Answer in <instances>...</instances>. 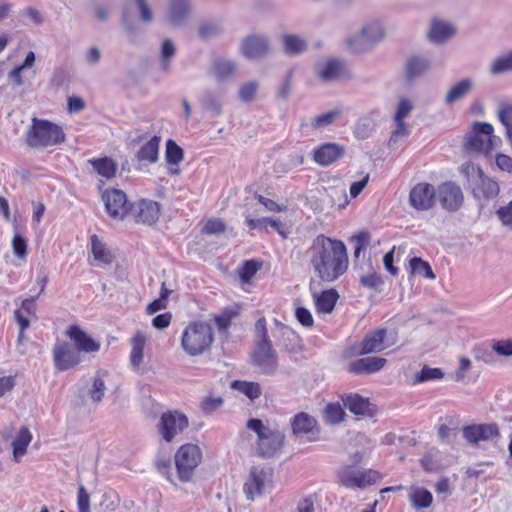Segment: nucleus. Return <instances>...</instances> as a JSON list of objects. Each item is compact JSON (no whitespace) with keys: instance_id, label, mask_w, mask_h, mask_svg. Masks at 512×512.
Returning a JSON list of instances; mask_svg holds the SVG:
<instances>
[{"instance_id":"nucleus-1","label":"nucleus","mask_w":512,"mask_h":512,"mask_svg":"<svg viewBox=\"0 0 512 512\" xmlns=\"http://www.w3.org/2000/svg\"><path fill=\"white\" fill-rule=\"evenodd\" d=\"M314 273L324 282H333L348 269V255L341 240L318 235L307 251Z\"/></svg>"},{"instance_id":"nucleus-2","label":"nucleus","mask_w":512,"mask_h":512,"mask_svg":"<svg viewBox=\"0 0 512 512\" xmlns=\"http://www.w3.org/2000/svg\"><path fill=\"white\" fill-rule=\"evenodd\" d=\"M252 364L265 375H274L278 369L277 353L269 339L265 318L258 319L255 324V349L252 354Z\"/></svg>"},{"instance_id":"nucleus-3","label":"nucleus","mask_w":512,"mask_h":512,"mask_svg":"<svg viewBox=\"0 0 512 512\" xmlns=\"http://www.w3.org/2000/svg\"><path fill=\"white\" fill-rule=\"evenodd\" d=\"M247 428L257 435L256 449L259 456L271 458L281 451L285 443V434L276 426L265 425L262 420L251 418Z\"/></svg>"},{"instance_id":"nucleus-4","label":"nucleus","mask_w":512,"mask_h":512,"mask_svg":"<svg viewBox=\"0 0 512 512\" xmlns=\"http://www.w3.org/2000/svg\"><path fill=\"white\" fill-rule=\"evenodd\" d=\"M461 172L469 182L473 197L480 202L481 206L499 195L498 182L487 176L479 166L466 163L461 166Z\"/></svg>"},{"instance_id":"nucleus-5","label":"nucleus","mask_w":512,"mask_h":512,"mask_svg":"<svg viewBox=\"0 0 512 512\" xmlns=\"http://www.w3.org/2000/svg\"><path fill=\"white\" fill-rule=\"evenodd\" d=\"M65 141L63 129L48 120L34 117L26 133V143L29 147L39 149L60 145Z\"/></svg>"},{"instance_id":"nucleus-6","label":"nucleus","mask_w":512,"mask_h":512,"mask_svg":"<svg viewBox=\"0 0 512 512\" xmlns=\"http://www.w3.org/2000/svg\"><path fill=\"white\" fill-rule=\"evenodd\" d=\"M214 341V334L210 324L203 321L190 323L183 331L181 347L190 356L203 354Z\"/></svg>"},{"instance_id":"nucleus-7","label":"nucleus","mask_w":512,"mask_h":512,"mask_svg":"<svg viewBox=\"0 0 512 512\" xmlns=\"http://www.w3.org/2000/svg\"><path fill=\"white\" fill-rule=\"evenodd\" d=\"M494 128L487 122H475L464 138V147L468 151L489 154L499 146L501 139L494 135Z\"/></svg>"},{"instance_id":"nucleus-8","label":"nucleus","mask_w":512,"mask_h":512,"mask_svg":"<svg viewBox=\"0 0 512 512\" xmlns=\"http://www.w3.org/2000/svg\"><path fill=\"white\" fill-rule=\"evenodd\" d=\"M338 482L346 488L364 489L380 479L379 472L372 469H360L354 465L343 464L337 470Z\"/></svg>"},{"instance_id":"nucleus-9","label":"nucleus","mask_w":512,"mask_h":512,"mask_svg":"<svg viewBox=\"0 0 512 512\" xmlns=\"http://www.w3.org/2000/svg\"><path fill=\"white\" fill-rule=\"evenodd\" d=\"M385 37L383 25L378 20L367 21L361 30L347 39L348 47L356 53L364 52Z\"/></svg>"},{"instance_id":"nucleus-10","label":"nucleus","mask_w":512,"mask_h":512,"mask_svg":"<svg viewBox=\"0 0 512 512\" xmlns=\"http://www.w3.org/2000/svg\"><path fill=\"white\" fill-rule=\"evenodd\" d=\"M201 456L200 448L194 444H185L178 449L175 454V465L180 481L188 482L191 480L195 468L201 461Z\"/></svg>"},{"instance_id":"nucleus-11","label":"nucleus","mask_w":512,"mask_h":512,"mask_svg":"<svg viewBox=\"0 0 512 512\" xmlns=\"http://www.w3.org/2000/svg\"><path fill=\"white\" fill-rule=\"evenodd\" d=\"M189 425L188 418L179 411H168L161 415L157 430L162 439L172 442Z\"/></svg>"},{"instance_id":"nucleus-12","label":"nucleus","mask_w":512,"mask_h":512,"mask_svg":"<svg viewBox=\"0 0 512 512\" xmlns=\"http://www.w3.org/2000/svg\"><path fill=\"white\" fill-rule=\"evenodd\" d=\"M107 213L113 219H124L132 210V204L128 201L126 194L120 189H106L102 193Z\"/></svg>"},{"instance_id":"nucleus-13","label":"nucleus","mask_w":512,"mask_h":512,"mask_svg":"<svg viewBox=\"0 0 512 512\" xmlns=\"http://www.w3.org/2000/svg\"><path fill=\"white\" fill-rule=\"evenodd\" d=\"M396 343L394 333H388L386 329H377L365 336L359 346L360 355L379 352L393 346Z\"/></svg>"},{"instance_id":"nucleus-14","label":"nucleus","mask_w":512,"mask_h":512,"mask_svg":"<svg viewBox=\"0 0 512 512\" xmlns=\"http://www.w3.org/2000/svg\"><path fill=\"white\" fill-rule=\"evenodd\" d=\"M436 196L442 208L450 212L458 211L464 201L461 188L451 181L440 184L436 190Z\"/></svg>"},{"instance_id":"nucleus-15","label":"nucleus","mask_w":512,"mask_h":512,"mask_svg":"<svg viewBox=\"0 0 512 512\" xmlns=\"http://www.w3.org/2000/svg\"><path fill=\"white\" fill-rule=\"evenodd\" d=\"M436 189L429 183H418L409 194L410 205L418 211L431 209L436 201Z\"/></svg>"},{"instance_id":"nucleus-16","label":"nucleus","mask_w":512,"mask_h":512,"mask_svg":"<svg viewBox=\"0 0 512 512\" xmlns=\"http://www.w3.org/2000/svg\"><path fill=\"white\" fill-rule=\"evenodd\" d=\"M292 434L296 438H307L309 441L316 440L319 428L316 419L306 412L297 413L290 421Z\"/></svg>"},{"instance_id":"nucleus-17","label":"nucleus","mask_w":512,"mask_h":512,"mask_svg":"<svg viewBox=\"0 0 512 512\" xmlns=\"http://www.w3.org/2000/svg\"><path fill=\"white\" fill-rule=\"evenodd\" d=\"M55 368L64 371L75 367L81 362L80 353L69 343H57L53 348Z\"/></svg>"},{"instance_id":"nucleus-18","label":"nucleus","mask_w":512,"mask_h":512,"mask_svg":"<svg viewBox=\"0 0 512 512\" xmlns=\"http://www.w3.org/2000/svg\"><path fill=\"white\" fill-rule=\"evenodd\" d=\"M499 435V427L496 423L474 424L463 428L464 438L472 444L493 440Z\"/></svg>"},{"instance_id":"nucleus-19","label":"nucleus","mask_w":512,"mask_h":512,"mask_svg":"<svg viewBox=\"0 0 512 512\" xmlns=\"http://www.w3.org/2000/svg\"><path fill=\"white\" fill-rule=\"evenodd\" d=\"M66 335L73 341L76 350L85 353H94L99 351L100 343L95 341L78 325H71L66 330Z\"/></svg>"},{"instance_id":"nucleus-20","label":"nucleus","mask_w":512,"mask_h":512,"mask_svg":"<svg viewBox=\"0 0 512 512\" xmlns=\"http://www.w3.org/2000/svg\"><path fill=\"white\" fill-rule=\"evenodd\" d=\"M269 42L264 35H251L242 41L241 51L246 58L258 59L268 53Z\"/></svg>"},{"instance_id":"nucleus-21","label":"nucleus","mask_w":512,"mask_h":512,"mask_svg":"<svg viewBox=\"0 0 512 512\" xmlns=\"http://www.w3.org/2000/svg\"><path fill=\"white\" fill-rule=\"evenodd\" d=\"M269 480V473L264 469L252 468L248 480L244 484V492L248 500H254L262 494L266 483Z\"/></svg>"},{"instance_id":"nucleus-22","label":"nucleus","mask_w":512,"mask_h":512,"mask_svg":"<svg viewBox=\"0 0 512 512\" xmlns=\"http://www.w3.org/2000/svg\"><path fill=\"white\" fill-rule=\"evenodd\" d=\"M134 216L137 223L152 225L160 217V206L152 200H140L135 208Z\"/></svg>"},{"instance_id":"nucleus-23","label":"nucleus","mask_w":512,"mask_h":512,"mask_svg":"<svg viewBox=\"0 0 512 512\" xmlns=\"http://www.w3.org/2000/svg\"><path fill=\"white\" fill-rule=\"evenodd\" d=\"M343 154L344 149L340 145L326 143L314 149L313 160L321 166H328L340 159Z\"/></svg>"},{"instance_id":"nucleus-24","label":"nucleus","mask_w":512,"mask_h":512,"mask_svg":"<svg viewBox=\"0 0 512 512\" xmlns=\"http://www.w3.org/2000/svg\"><path fill=\"white\" fill-rule=\"evenodd\" d=\"M190 14L189 0H170L166 20L172 26L183 25Z\"/></svg>"},{"instance_id":"nucleus-25","label":"nucleus","mask_w":512,"mask_h":512,"mask_svg":"<svg viewBox=\"0 0 512 512\" xmlns=\"http://www.w3.org/2000/svg\"><path fill=\"white\" fill-rule=\"evenodd\" d=\"M386 359L382 357H364L349 364L348 371L353 374H371L381 370Z\"/></svg>"},{"instance_id":"nucleus-26","label":"nucleus","mask_w":512,"mask_h":512,"mask_svg":"<svg viewBox=\"0 0 512 512\" xmlns=\"http://www.w3.org/2000/svg\"><path fill=\"white\" fill-rule=\"evenodd\" d=\"M317 74L324 82L335 81L348 76L345 64L337 59H330L319 67Z\"/></svg>"},{"instance_id":"nucleus-27","label":"nucleus","mask_w":512,"mask_h":512,"mask_svg":"<svg viewBox=\"0 0 512 512\" xmlns=\"http://www.w3.org/2000/svg\"><path fill=\"white\" fill-rule=\"evenodd\" d=\"M432 67L431 59L426 55H413L408 58L405 66L406 78L409 81L424 75Z\"/></svg>"},{"instance_id":"nucleus-28","label":"nucleus","mask_w":512,"mask_h":512,"mask_svg":"<svg viewBox=\"0 0 512 512\" xmlns=\"http://www.w3.org/2000/svg\"><path fill=\"white\" fill-rule=\"evenodd\" d=\"M343 405L355 415H369L370 402L368 398H364L359 394H346L341 397Z\"/></svg>"},{"instance_id":"nucleus-29","label":"nucleus","mask_w":512,"mask_h":512,"mask_svg":"<svg viewBox=\"0 0 512 512\" xmlns=\"http://www.w3.org/2000/svg\"><path fill=\"white\" fill-rule=\"evenodd\" d=\"M473 89V81L469 78H464L451 86L445 95L444 102L446 105H452L457 101L463 99Z\"/></svg>"},{"instance_id":"nucleus-30","label":"nucleus","mask_w":512,"mask_h":512,"mask_svg":"<svg viewBox=\"0 0 512 512\" xmlns=\"http://www.w3.org/2000/svg\"><path fill=\"white\" fill-rule=\"evenodd\" d=\"M455 33L454 27L443 21L434 20L431 22L428 37L430 41L441 44L451 38Z\"/></svg>"},{"instance_id":"nucleus-31","label":"nucleus","mask_w":512,"mask_h":512,"mask_svg":"<svg viewBox=\"0 0 512 512\" xmlns=\"http://www.w3.org/2000/svg\"><path fill=\"white\" fill-rule=\"evenodd\" d=\"M90 244L94 260L99 265H109L113 262L114 255L96 234L90 236Z\"/></svg>"},{"instance_id":"nucleus-32","label":"nucleus","mask_w":512,"mask_h":512,"mask_svg":"<svg viewBox=\"0 0 512 512\" xmlns=\"http://www.w3.org/2000/svg\"><path fill=\"white\" fill-rule=\"evenodd\" d=\"M161 137L153 136L147 143H145L138 150L136 157L139 161L148 163H155L158 161L159 146Z\"/></svg>"},{"instance_id":"nucleus-33","label":"nucleus","mask_w":512,"mask_h":512,"mask_svg":"<svg viewBox=\"0 0 512 512\" xmlns=\"http://www.w3.org/2000/svg\"><path fill=\"white\" fill-rule=\"evenodd\" d=\"M32 440V435L27 427L20 429L19 433L12 442L13 456L16 462L26 454L27 447Z\"/></svg>"},{"instance_id":"nucleus-34","label":"nucleus","mask_w":512,"mask_h":512,"mask_svg":"<svg viewBox=\"0 0 512 512\" xmlns=\"http://www.w3.org/2000/svg\"><path fill=\"white\" fill-rule=\"evenodd\" d=\"M338 293L335 289H329L315 295V305L318 312L331 313L338 300Z\"/></svg>"},{"instance_id":"nucleus-35","label":"nucleus","mask_w":512,"mask_h":512,"mask_svg":"<svg viewBox=\"0 0 512 512\" xmlns=\"http://www.w3.org/2000/svg\"><path fill=\"white\" fill-rule=\"evenodd\" d=\"M94 170L107 179H111L115 176L117 171V164L114 160L108 157L93 158L88 160Z\"/></svg>"},{"instance_id":"nucleus-36","label":"nucleus","mask_w":512,"mask_h":512,"mask_svg":"<svg viewBox=\"0 0 512 512\" xmlns=\"http://www.w3.org/2000/svg\"><path fill=\"white\" fill-rule=\"evenodd\" d=\"M231 388L243 393L251 401L258 399L262 394L261 385L257 382L235 380L231 383Z\"/></svg>"},{"instance_id":"nucleus-37","label":"nucleus","mask_w":512,"mask_h":512,"mask_svg":"<svg viewBox=\"0 0 512 512\" xmlns=\"http://www.w3.org/2000/svg\"><path fill=\"white\" fill-rule=\"evenodd\" d=\"M497 117L506 129V137L512 141V102H501L497 109Z\"/></svg>"},{"instance_id":"nucleus-38","label":"nucleus","mask_w":512,"mask_h":512,"mask_svg":"<svg viewBox=\"0 0 512 512\" xmlns=\"http://www.w3.org/2000/svg\"><path fill=\"white\" fill-rule=\"evenodd\" d=\"M284 50L289 55H298L307 50L306 41L297 35H284L282 38Z\"/></svg>"},{"instance_id":"nucleus-39","label":"nucleus","mask_w":512,"mask_h":512,"mask_svg":"<svg viewBox=\"0 0 512 512\" xmlns=\"http://www.w3.org/2000/svg\"><path fill=\"white\" fill-rule=\"evenodd\" d=\"M104 375L105 373L99 371L92 379V386L88 390V395L93 403H100L104 397L106 391Z\"/></svg>"},{"instance_id":"nucleus-40","label":"nucleus","mask_w":512,"mask_h":512,"mask_svg":"<svg viewBox=\"0 0 512 512\" xmlns=\"http://www.w3.org/2000/svg\"><path fill=\"white\" fill-rule=\"evenodd\" d=\"M512 71V50L496 57L489 66L492 75H500Z\"/></svg>"},{"instance_id":"nucleus-41","label":"nucleus","mask_w":512,"mask_h":512,"mask_svg":"<svg viewBox=\"0 0 512 512\" xmlns=\"http://www.w3.org/2000/svg\"><path fill=\"white\" fill-rule=\"evenodd\" d=\"M145 347V337L138 333L132 338V349L130 362L134 369H138L143 361V351Z\"/></svg>"},{"instance_id":"nucleus-42","label":"nucleus","mask_w":512,"mask_h":512,"mask_svg":"<svg viewBox=\"0 0 512 512\" xmlns=\"http://www.w3.org/2000/svg\"><path fill=\"white\" fill-rule=\"evenodd\" d=\"M410 501L416 509L428 508L433 501L430 491L424 488H413L410 495Z\"/></svg>"},{"instance_id":"nucleus-43","label":"nucleus","mask_w":512,"mask_h":512,"mask_svg":"<svg viewBox=\"0 0 512 512\" xmlns=\"http://www.w3.org/2000/svg\"><path fill=\"white\" fill-rule=\"evenodd\" d=\"M345 416V411L339 403L327 404L323 412L324 421L330 425H337L341 423Z\"/></svg>"},{"instance_id":"nucleus-44","label":"nucleus","mask_w":512,"mask_h":512,"mask_svg":"<svg viewBox=\"0 0 512 512\" xmlns=\"http://www.w3.org/2000/svg\"><path fill=\"white\" fill-rule=\"evenodd\" d=\"M183 159V149L174 140H167L165 149V160L167 164L178 166Z\"/></svg>"},{"instance_id":"nucleus-45","label":"nucleus","mask_w":512,"mask_h":512,"mask_svg":"<svg viewBox=\"0 0 512 512\" xmlns=\"http://www.w3.org/2000/svg\"><path fill=\"white\" fill-rule=\"evenodd\" d=\"M176 55V47L170 39L162 42L160 52V66L163 72H168L172 58Z\"/></svg>"},{"instance_id":"nucleus-46","label":"nucleus","mask_w":512,"mask_h":512,"mask_svg":"<svg viewBox=\"0 0 512 512\" xmlns=\"http://www.w3.org/2000/svg\"><path fill=\"white\" fill-rule=\"evenodd\" d=\"M409 264L413 274H418L431 280L436 278L430 264L427 261H424L419 257H413Z\"/></svg>"},{"instance_id":"nucleus-47","label":"nucleus","mask_w":512,"mask_h":512,"mask_svg":"<svg viewBox=\"0 0 512 512\" xmlns=\"http://www.w3.org/2000/svg\"><path fill=\"white\" fill-rule=\"evenodd\" d=\"M200 104L206 111L219 115L222 111L218 97L211 91H206L200 96Z\"/></svg>"},{"instance_id":"nucleus-48","label":"nucleus","mask_w":512,"mask_h":512,"mask_svg":"<svg viewBox=\"0 0 512 512\" xmlns=\"http://www.w3.org/2000/svg\"><path fill=\"white\" fill-rule=\"evenodd\" d=\"M444 376L442 370L440 368H431L428 366H424L420 372H418L414 379L413 384H419L431 380L442 379Z\"/></svg>"},{"instance_id":"nucleus-49","label":"nucleus","mask_w":512,"mask_h":512,"mask_svg":"<svg viewBox=\"0 0 512 512\" xmlns=\"http://www.w3.org/2000/svg\"><path fill=\"white\" fill-rule=\"evenodd\" d=\"M235 65L230 60H219L214 64V73L218 80L224 81L235 73Z\"/></svg>"},{"instance_id":"nucleus-50","label":"nucleus","mask_w":512,"mask_h":512,"mask_svg":"<svg viewBox=\"0 0 512 512\" xmlns=\"http://www.w3.org/2000/svg\"><path fill=\"white\" fill-rule=\"evenodd\" d=\"M383 284L382 277L376 272L360 276V285L365 288L380 291Z\"/></svg>"},{"instance_id":"nucleus-51","label":"nucleus","mask_w":512,"mask_h":512,"mask_svg":"<svg viewBox=\"0 0 512 512\" xmlns=\"http://www.w3.org/2000/svg\"><path fill=\"white\" fill-rule=\"evenodd\" d=\"M340 116V111L332 110L321 115L316 116L312 121L314 129H320L331 125Z\"/></svg>"},{"instance_id":"nucleus-52","label":"nucleus","mask_w":512,"mask_h":512,"mask_svg":"<svg viewBox=\"0 0 512 512\" xmlns=\"http://www.w3.org/2000/svg\"><path fill=\"white\" fill-rule=\"evenodd\" d=\"M258 87L259 84L257 81H250L241 85L238 92L240 100L243 102L252 101L256 95Z\"/></svg>"},{"instance_id":"nucleus-53","label":"nucleus","mask_w":512,"mask_h":512,"mask_svg":"<svg viewBox=\"0 0 512 512\" xmlns=\"http://www.w3.org/2000/svg\"><path fill=\"white\" fill-rule=\"evenodd\" d=\"M259 265L254 260H247L243 263L239 275L243 283H248L257 273Z\"/></svg>"},{"instance_id":"nucleus-54","label":"nucleus","mask_w":512,"mask_h":512,"mask_svg":"<svg viewBox=\"0 0 512 512\" xmlns=\"http://www.w3.org/2000/svg\"><path fill=\"white\" fill-rule=\"evenodd\" d=\"M496 215L501 224L512 231V200L507 205L497 209Z\"/></svg>"},{"instance_id":"nucleus-55","label":"nucleus","mask_w":512,"mask_h":512,"mask_svg":"<svg viewBox=\"0 0 512 512\" xmlns=\"http://www.w3.org/2000/svg\"><path fill=\"white\" fill-rule=\"evenodd\" d=\"M352 241L356 243L354 257L359 258L360 254L366 250L370 243V234L368 232H361L358 235L352 237Z\"/></svg>"},{"instance_id":"nucleus-56","label":"nucleus","mask_w":512,"mask_h":512,"mask_svg":"<svg viewBox=\"0 0 512 512\" xmlns=\"http://www.w3.org/2000/svg\"><path fill=\"white\" fill-rule=\"evenodd\" d=\"M134 6L139 11L140 17L144 22H152L154 15L147 0H134Z\"/></svg>"},{"instance_id":"nucleus-57","label":"nucleus","mask_w":512,"mask_h":512,"mask_svg":"<svg viewBox=\"0 0 512 512\" xmlns=\"http://www.w3.org/2000/svg\"><path fill=\"white\" fill-rule=\"evenodd\" d=\"M77 505L79 512H91L90 495L83 485L78 488Z\"/></svg>"},{"instance_id":"nucleus-58","label":"nucleus","mask_w":512,"mask_h":512,"mask_svg":"<svg viewBox=\"0 0 512 512\" xmlns=\"http://www.w3.org/2000/svg\"><path fill=\"white\" fill-rule=\"evenodd\" d=\"M12 247H13L14 254L18 258H20V259H25L26 258V256H27V244H26L25 239L21 235L16 234L13 237Z\"/></svg>"},{"instance_id":"nucleus-59","label":"nucleus","mask_w":512,"mask_h":512,"mask_svg":"<svg viewBox=\"0 0 512 512\" xmlns=\"http://www.w3.org/2000/svg\"><path fill=\"white\" fill-rule=\"evenodd\" d=\"M14 318H15V321L17 322V324L19 325V328H20L19 335H18V338H17V342H18L19 345H21L24 342V332L30 326V321L19 310H15Z\"/></svg>"},{"instance_id":"nucleus-60","label":"nucleus","mask_w":512,"mask_h":512,"mask_svg":"<svg viewBox=\"0 0 512 512\" xmlns=\"http://www.w3.org/2000/svg\"><path fill=\"white\" fill-rule=\"evenodd\" d=\"M396 127L392 132L389 143L390 145L395 144L399 139L406 138L409 135L408 126L402 121H395Z\"/></svg>"},{"instance_id":"nucleus-61","label":"nucleus","mask_w":512,"mask_h":512,"mask_svg":"<svg viewBox=\"0 0 512 512\" xmlns=\"http://www.w3.org/2000/svg\"><path fill=\"white\" fill-rule=\"evenodd\" d=\"M493 351L501 356L512 355V339L494 341L492 345Z\"/></svg>"},{"instance_id":"nucleus-62","label":"nucleus","mask_w":512,"mask_h":512,"mask_svg":"<svg viewBox=\"0 0 512 512\" xmlns=\"http://www.w3.org/2000/svg\"><path fill=\"white\" fill-rule=\"evenodd\" d=\"M202 231L208 235L222 233L225 231V224L220 219H210L207 221Z\"/></svg>"},{"instance_id":"nucleus-63","label":"nucleus","mask_w":512,"mask_h":512,"mask_svg":"<svg viewBox=\"0 0 512 512\" xmlns=\"http://www.w3.org/2000/svg\"><path fill=\"white\" fill-rule=\"evenodd\" d=\"M412 108L413 106L410 100L401 99L395 112L394 121H403V119L410 114Z\"/></svg>"},{"instance_id":"nucleus-64","label":"nucleus","mask_w":512,"mask_h":512,"mask_svg":"<svg viewBox=\"0 0 512 512\" xmlns=\"http://www.w3.org/2000/svg\"><path fill=\"white\" fill-rule=\"evenodd\" d=\"M295 316L300 324H302L305 327H312L313 326V317L311 312L304 308V307H298L295 311Z\"/></svg>"}]
</instances>
